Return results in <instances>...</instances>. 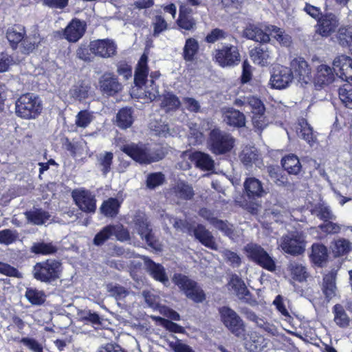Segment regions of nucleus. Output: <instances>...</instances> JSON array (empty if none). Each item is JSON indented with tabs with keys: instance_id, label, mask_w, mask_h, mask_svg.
Segmentation results:
<instances>
[{
	"instance_id": "obj_43",
	"label": "nucleus",
	"mask_w": 352,
	"mask_h": 352,
	"mask_svg": "<svg viewBox=\"0 0 352 352\" xmlns=\"http://www.w3.org/2000/svg\"><path fill=\"white\" fill-rule=\"evenodd\" d=\"M21 51L22 53L29 54L32 52L40 43V38L35 35L33 36H24V38L20 42Z\"/></svg>"
},
{
	"instance_id": "obj_34",
	"label": "nucleus",
	"mask_w": 352,
	"mask_h": 352,
	"mask_svg": "<svg viewBox=\"0 0 352 352\" xmlns=\"http://www.w3.org/2000/svg\"><path fill=\"white\" fill-rule=\"evenodd\" d=\"M180 105L179 98L173 93L168 92L162 96L160 107L165 112L176 111Z\"/></svg>"
},
{
	"instance_id": "obj_19",
	"label": "nucleus",
	"mask_w": 352,
	"mask_h": 352,
	"mask_svg": "<svg viewBox=\"0 0 352 352\" xmlns=\"http://www.w3.org/2000/svg\"><path fill=\"white\" fill-rule=\"evenodd\" d=\"M99 85L101 91L108 96H113L121 91L122 87L116 76L112 73L104 74L100 78Z\"/></svg>"
},
{
	"instance_id": "obj_25",
	"label": "nucleus",
	"mask_w": 352,
	"mask_h": 352,
	"mask_svg": "<svg viewBox=\"0 0 352 352\" xmlns=\"http://www.w3.org/2000/svg\"><path fill=\"white\" fill-rule=\"evenodd\" d=\"M265 31L267 32L281 46L289 47L292 43V36L283 29L277 26L267 25L265 27Z\"/></svg>"
},
{
	"instance_id": "obj_30",
	"label": "nucleus",
	"mask_w": 352,
	"mask_h": 352,
	"mask_svg": "<svg viewBox=\"0 0 352 352\" xmlns=\"http://www.w3.org/2000/svg\"><path fill=\"white\" fill-rule=\"evenodd\" d=\"M223 121L234 127H242L245 124V115L234 109H229L223 113Z\"/></svg>"
},
{
	"instance_id": "obj_14",
	"label": "nucleus",
	"mask_w": 352,
	"mask_h": 352,
	"mask_svg": "<svg viewBox=\"0 0 352 352\" xmlns=\"http://www.w3.org/2000/svg\"><path fill=\"white\" fill-rule=\"evenodd\" d=\"M294 78L290 68L282 65H276L273 68L270 78L272 86L276 89H284L292 82Z\"/></svg>"
},
{
	"instance_id": "obj_6",
	"label": "nucleus",
	"mask_w": 352,
	"mask_h": 352,
	"mask_svg": "<svg viewBox=\"0 0 352 352\" xmlns=\"http://www.w3.org/2000/svg\"><path fill=\"white\" fill-rule=\"evenodd\" d=\"M148 56L146 54H143L137 65L135 72L134 82L135 86L143 89V92L140 94V96H144L150 100H153L157 96V89L151 85V89H148L146 86V78L148 74V68L147 66Z\"/></svg>"
},
{
	"instance_id": "obj_52",
	"label": "nucleus",
	"mask_w": 352,
	"mask_h": 352,
	"mask_svg": "<svg viewBox=\"0 0 352 352\" xmlns=\"http://www.w3.org/2000/svg\"><path fill=\"white\" fill-rule=\"evenodd\" d=\"M89 87L85 84H78L69 90V96L74 100H82L88 96Z\"/></svg>"
},
{
	"instance_id": "obj_17",
	"label": "nucleus",
	"mask_w": 352,
	"mask_h": 352,
	"mask_svg": "<svg viewBox=\"0 0 352 352\" xmlns=\"http://www.w3.org/2000/svg\"><path fill=\"white\" fill-rule=\"evenodd\" d=\"M291 71L294 77L296 76L299 81L305 84L311 80V69L304 58H296L291 62Z\"/></svg>"
},
{
	"instance_id": "obj_54",
	"label": "nucleus",
	"mask_w": 352,
	"mask_h": 352,
	"mask_svg": "<svg viewBox=\"0 0 352 352\" xmlns=\"http://www.w3.org/2000/svg\"><path fill=\"white\" fill-rule=\"evenodd\" d=\"M351 243L345 239H339L334 242L333 252L337 256L346 254L351 250Z\"/></svg>"
},
{
	"instance_id": "obj_42",
	"label": "nucleus",
	"mask_w": 352,
	"mask_h": 352,
	"mask_svg": "<svg viewBox=\"0 0 352 352\" xmlns=\"http://www.w3.org/2000/svg\"><path fill=\"white\" fill-rule=\"evenodd\" d=\"M113 154L111 152H104L97 155V161L100 170L106 175L111 169Z\"/></svg>"
},
{
	"instance_id": "obj_57",
	"label": "nucleus",
	"mask_w": 352,
	"mask_h": 352,
	"mask_svg": "<svg viewBox=\"0 0 352 352\" xmlns=\"http://www.w3.org/2000/svg\"><path fill=\"white\" fill-rule=\"evenodd\" d=\"M32 250L36 254H50L55 253L57 249L50 243H37L33 245Z\"/></svg>"
},
{
	"instance_id": "obj_62",
	"label": "nucleus",
	"mask_w": 352,
	"mask_h": 352,
	"mask_svg": "<svg viewBox=\"0 0 352 352\" xmlns=\"http://www.w3.org/2000/svg\"><path fill=\"white\" fill-rule=\"evenodd\" d=\"M334 321L340 327H346L349 325L350 319L344 309H334Z\"/></svg>"
},
{
	"instance_id": "obj_31",
	"label": "nucleus",
	"mask_w": 352,
	"mask_h": 352,
	"mask_svg": "<svg viewBox=\"0 0 352 352\" xmlns=\"http://www.w3.org/2000/svg\"><path fill=\"white\" fill-rule=\"evenodd\" d=\"M271 52L269 50L268 47L265 45L256 47L250 52V56L253 61L262 66L268 64V60L271 59Z\"/></svg>"
},
{
	"instance_id": "obj_37",
	"label": "nucleus",
	"mask_w": 352,
	"mask_h": 352,
	"mask_svg": "<svg viewBox=\"0 0 352 352\" xmlns=\"http://www.w3.org/2000/svg\"><path fill=\"white\" fill-rule=\"evenodd\" d=\"M28 221L34 225H42L50 217L49 213L41 209H34L25 212Z\"/></svg>"
},
{
	"instance_id": "obj_46",
	"label": "nucleus",
	"mask_w": 352,
	"mask_h": 352,
	"mask_svg": "<svg viewBox=\"0 0 352 352\" xmlns=\"http://www.w3.org/2000/svg\"><path fill=\"white\" fill-rule=\"evenodd\" d=\"M311 214L316 215L324 221L336 219V217L333 215L330 208L322 204L316 205L311 210Z\"/></svg>"
},
{
	"instance_id": "obj_26",
	"label": "nucleus",
	"mask_w": 352,
	"mask_h": 352,
	"mask_svg": "<svg viewBox=\"0 0 352 352\" xmlns=\"http://www.w3.org/2000/svg\"><path fill=\"white\" fill-rule=\"evenodd\" d=\"M26 35L25 28L19 24H15L10 27L6 32V38L13 49H16L18 44Z\"/></svg>"
},
{
	"instance_id": "obj_23",
	"label": "nucleus",
	"mask_w": 352,
	"mask_h": 352,
	"mask_svg": "<svg viewBox=\"0 0 352 352\" xmlns=\"http://www.w3.org/2000/svg\"><path fill=\"white\" fill-rule=\"evenodd\" d=\"M254 25L247 26L243 32V36L248 39L267 43L270 41V34Z\"/></svg>"
},
{
	"instance_id": "obj_41",
	"label": "nucleus",
	"mask_w": 352,
	"mask_h": 352,
	"mask_svg": "<svg viewBox=\"0 0 352 352\" xmlns=\"http://www.w3.org/2000/svg\"><path fill=\"white\" fill-rule=\"evenodd\" d=\"M199 50L197 40L192 38H188L184 47L183 56L186 61H192Z\"/></svg>"
},
{
	"instance_id": "obj_15",
	"label": "nucleus",
	"mask_w": 352,
	"mask_h": 352,
	"mask_svg": "<svg viewBox=\"0 0 352 352\" xmlns=\"http://www.w3.org/2000/svg\"><path fill=\"white\" fill-rule=\"evenodd\" d=\"M86 30L85 22L78 19H72L63 31V36L69 42L76 43L84 35Z\"/></svg>"
},
{
	"instance_id": "obj_22",
	"label": "nucleus",
	"mask_w": 352,
	"mask_h": 352,
	"mask_svg": "<svg viewBox=\"0 0 352 352\" xmlns=\"http://www.w3.org/2000/svg\"><path fill=\"white\" fill-rule=\"evenodd\" d=\"M170 194L181 200H190L195 195L192 187L184 182L176 183L170 189Z\"/></svg>"
},
{
	"instance_id": "obj_64",
	"label": "nucleus",
	"mask_w": 352,
	"mask_h": 352,
	"mask_svg": "<svg viewBox=\"0 0 352 352\" xmlns=\"http://www.w3.org/2000/svg\"><path fill=\"white\" fill-rule=\"evenodd\" d=\"M107 288L111 295L115 297L116 300L124 298L129 294L127 289L120 285H109Z\"/></svg>"
},
{
	"instance_id": "obj_21",
	"label": "nucleus",
	"mask_w": 352,
	"mask_h": 352,
	"mask_svg": "<svg viewBox=\"0 0 352 352\" xmlns=\"http://www.w3.org/2000/svg\"><path fill=\"white\" fill-rule=\"evenodd\" d=\"M245 340V347L251 352H260L267 346L265 338L256 331H251Z\"/></svg>"
},
{
	"instance_id": "obj_56",
	"label": "nucleus",
	"mask_w": 352,
	"mask_h": 352,
	"mask_svg": "<svg viewBox=\"0 0 352 352\" xmlns=\"http://www.w3.org/2000/svg\"><path fill=\"white\" fill-rule=\"evenodd\" d=\"M19 238L16 230L5 229L0 231V243L6 245L15 242Z\"/></svg>"
},
{
	"instance_id": "obj_9",
	"label": "nucleus",
	"mask_w": 352,
	"mask_h": 352,
	"mask_svg": "<svg viewBox=\"0 0 352 352\" xmlns=\"http://www.w3.org/2000/svg\"><path fill=\"white\" fill-rule=\"evenodd\" d=\"M247 256L262 267L273 272L276 269L274 261L269 254L259 245L248 243L244 247Z\"/></svg>"
},
{
	"instance_id": "obj_27",
	"label": "nucleus",
	"mask_w": 352,
	"mask_h": 352,
	"mask_svg": "<svg viewBox=\"0 0 352 352\" xmlns=\"http://www.w3.org/2000/svg\"><path fill=\"white\" fill-rule=\"evenodd\" d=\"M190 158L197 167L206 170H210L214 168V162L210 155L200 151L190 154Z\"/></svg>"
},
{
	"instance_id": "obj_38",
	"label": "nucleus",
	"mask_w": 352,
	"mask_h": 352,
	"mask_svg": "<svg viewBox=\"0 0 352 352\" xmlns=\"http://www.w3.org/2000/svg\"><path fill=\"white\" fill-rule=\"evenodd\" d=\"M120 206V203L117 199L109 198L102 203L100 209L104 216L113 217L118 213Z\"/></svg>"
},
{
	"instance_id": "obj_47",
	"label": "nucleus",
	"mask_w": 352,
	"mask_h": 352,
	"mask_svg": "<svg viewBox=\"0 0 352 352\" xmlns=\"http://www.w3.org/2000/svg\"><path fill=\"white\" fill-rule=\"evenodd\" d=\"M185 296L195 302H202L206 300V294L197 282L189 289Z\"/></svg>"
},
{
	"instance_id": "obj_11",
	"label": "nucleus",
	"mask_w": 352,
	"mask_h": 352,
	"mask_svg": "<svg viewBox=\"0 0 352 352\" xmlns=\"http://www.w3.org/2000/svg\"><path fill=\"white\" fill-rule=\"evenodd\" d=\"M221 320L225 327L236 337L245 335V327L243 320L233 309H219Z\"/></svg>"
},
{
	"instance_id": "obj_12",
	"label": "nucleus",
	"mask_w": 352,
	"mask_h": 352,
	"mask_svg": "<svg viewBox=\"0 0 352 352\" xmlns=\"http://www.w3.org/2000/svg\"><path fill=\"white\" fill-rule=\"evenodd\" d=\"M72 197L80 210L86 213H94L96 209L95 195L85 189H76L72 191Z\"/></svg>"
},
{
	"instance_id": "obj_60",
	"label": "nucleus",
	"mask_w": 352,
	"mask_h": 352,
	"mask_svg": "<svg viewBox=\"0 0 352 352\" xmlns=\"http://www.w3.org/2000/svg\"><path fill=\"white\" fill-rule=\"evenodd\" d=\"M204 140V135L197 128L196 124H193L190 128V133L188 135V141L190 144L197 145L202 143Z\"/></svg>"
},
{
	"instance_id": "obj_48",
	"label": "nucleus",
	"mask_w": 352,
	"mask_h": 352,
	"mask_svg": "<svg viewBox=\"0 0 352 352\" xmlns=\"http://www.w3.org/2000/svg\"><path fill=\"white\" fill-rule=\"evenodd\" d=\"M337 38L341 46L349 47L352 42V27L340 28L337 34Z\"/></svg>"
},
{
	"instance_id": "obj_7",
	"label": "nucleus",
	"mask_w": 352,
	"mask_h": 352,
	"mask_svg": "<svg viewBox=\"0 0 352 352\" xmlns=\"http://www.w3.org/2000/svg\"><path fill=\"white\" fill-rule=\"evenodd\" d=\"M61 272V263L56 260L48 259L37 263L33 268L34 278L41 282L50 283L59 278Z\"/></svg>"
},
{
	"instance_id": "obj_39",
	"label": "nucleus",
	"mask_w": 352,
	"mask_h": 352,
	"mask_svg": "<svg viewBox=\"0 0 352 352\" xmlns=\"http://www.w3.org/2000/svg\"><path fill=\"white\" fill-rule=\"evenodd\" d=\"M288 269L292 278L296 280L302 282L305 280L308 277L307 268L302 263L295 261L291 262L288 266Z\"/></svg>"
},
{
	"instance_id": "obj_49",
	"label": "nucleus",
	"mask_w": 352,
	"mask_h": 352,
	"mask_svg": "<svg viewBox=\"0 0 352 352\" xmlns=\"http://www.w3.org/2000/svg\"><path fill=\"white\" fill-rule=\"evenodd\" d=\"M352 83L344 85L339 89V98L348 108L352 109Z\"/></svg>"
},
{
	"instance_id": "obj_50",
	"label": "nucleus",
	"mask_w": 352,
	"mask_h": 352,
	"mask_svg": "<svg viewBox=\"0 0 352 352\" xmlns=\"http://www.w3.org/2000/svg\"><path fill=\"white\" fill-rule=\"evenodd\" d=\"M248 318L253 321L256 324V325L264 329L265 331L268 333H273L274 327L270 322H268L265 318L258 317L255 313L252 311H247Z\"/></svg>"
},
{
	"instance_id": "obj_2",
	"label": "nucleus",
	"mask_w": 352,
	"mask_h": 352,
	"mask_svg": "<svg viewBox=\"0 0 352 352\" xmlns=\"http://www.w3.org/2000/svg\"><path fill=\"white\" fill-rule=\"evenodd\" d=\"M164 220V221L168 220L177 229L187 232L190 235L193 234L206 247L214 250H217L218 245L215 241L214 237L204 226L198 224L197 226H193L187 221L179 220L168 214L165 215Z\"/></svg>"
},
{
	"instance_id": "obj_1",
	"label": "nucleus",
	"mask_w": 352,
	"mask_h": 352,
	"mask_svg": "<svg viewBox=\"0 0 352 352\" xmlns=\"http://www.w3.org/2000/svg\"><path fill=\"white\" fill-rule=\"evenodd\" d=\"M333 68L322 64L317 67L316 83L320 86L332 83L338 76L348 83H352V58L346 55L336 56L333 61Z\"/></svg>"
},
{
	"instance_id": "obj_18",
	"label": "nucleus",
	"mask_w": 352,
	"mask_h": 352,
	"mask_svg": "<svg viewBox=\"0 0 352 352\" xmlns=\"http://www.w3.org/2000/svg\"><path fill=\"white\" fill-rule=\"evenodd\" d=\"M338 25L336 16L327 14L318 20L316 32L322 36L327 37L335 32Z\"/></svg>"
},
{
	"instance_id": "obj_35",
	"label": "nucleus",
	"mask_w": 352,
	"mask_h": 352,
	"mask_svg": "<svg viewBox=\"0 0 352 352\" xmlns=\"http://www.w3.org/2000/svg\"><path fill=\"white\" fill-rule=\"evenodd\" d=\"M281 164L289 174L297 175L301 170V164L298 157L294 155H289L282 159Z\"/></svg>"
},
{
	"instance_id": "obj_33",
	"label": "nucleus",
	"mask_w": 352,
	"mask_h": 352,
	"mask_svg": "<svg viewBox=\"0 0 352 352\" xmlns=\"http://www.w3.org/2000/svg\"><path fill=\"white\" fill-rule=\"evenodd\" d=\"M135 229L142 239H144L148 245L155 248L154 236L148 227L146 221L138 219L135 222Z\"/></svg>"
},
{
	"instance_id": "obj_16",
	"label": "nucleus",
	"mask_w": 352,
	"mask_h": 352,
	"mask_svg": "<svg viewBox=\"0 0 352 352\" xmlns=\"http://www.w3.org/2000/svg\"><path fill=\"white\" fill-rule=\"evenodd\" d=\"M336 273L331 271L323 277L321 284V289L324 296V300L322 303V306H327L331 299H333L337 294V287L336 283Z\"/></svg>"
},
{
	"instance_id": "obj_40",
	"label": "nucleus",
	"mask_w": 352,
	"mask_h": 352,
	"mask_svg": "<svg viewBox=\"0 0 352 352\" xmlns=\"http://www.w3.org/2000/svg\"><path fill=\"white\" fill-rule=\"evenodd\" d=\"M117 124L122 129L130 127L133 122L132 110L130 108H124L117 114Z\"/></svg>"
},
{
	"instance_id": "obj_58",
	"label": "nucleus",
	"mask_w": 352,
	"mask_h": 352,
	"mask_svg": "<svg viewBox=\"0 0 352 352\" xmlns=\"http://www.w3.org/2000/svg\"><path fill=\"white\" fill-rule=\"evenodd\" d=\"M94 116L88 111H80L76 116V124L78 127L86 128L93 120Z\"/></svg>"
},
{
	"instance_id": "obj_8",
	"label": "nucleus",
	"mask_w": 352,
	"mask_h": 352,
	"mask_svg": "<svg viewBox=\"0 0 352 352\" xmlns=\"http://www.w3.org/2000/svg\"><path fill=\"white\" fill-rule=\"evenodd\" d=\"M305 236L302 232L294 231L283 236L280 240V248L293 256L302 254L305 250Z\"/></svg>"
},
{
	"instance_id": "obj_55",
	"label": "nucleus",
	"mask_w": 352,
	"mask_h": 352,
	"mask_svg": "<svg viewBox=\"0 0 352 352\" xmlns=\"http://www.w3.org/2000/svg\"><path fill=\"white\" fill-rule=\"evenodd\" d=\"M28 300L34 305H41L45 300V295L41 291L34 289H28L25 294Z\"/></svg>"
},
{
	"instance_id": "obj_13",
	"label": "nucleus",
	"mask_w": 352,
	"mask_h": 352,
	"mask_svg": "<svg viewBox=\"0 0 352 352\" xmlns=\"http://www.w3.org/2000/svg\"><path fill=\"white\" fill-rule=\"evenodd\" d=\"M89 51L95 56L108 58L117 53V45L115 42L109 38L98 39L90 42Z\"/></svg>"
},
{
	"instance_id": "obj_44",
	"label": "nucleus",
	"mask_w": 352,
	"mask_h": 352,
	"mask_svg": "<svg viewBox=\"0 0 352 352\" xmlns=\"http://www.w3.org/2000/svg\"><path fill=\"white\" fill-rule=\"evenodd\" d=\"M116 232V227L107 226L103 228L94 237L93 243L95 245L100 246L104 243Z\"/></svg>"
},
{
	"instance_id": "obj_20",
	"label": "nucleus",
	"mask_w": 352,
	"mask_h": 352,
	"mask_svg": "<svg viewBox=\"0 0 352 352\" xmlns=\"http://www.w3.org/2000/svg\"><path fill=\"white\" fill-rule=\"evenodd\" d=\"M144 261L146 270L155 280L162 283L164 285L168 283V277L162 265L155 263L148 257H144Z\"/></svg>"
},
{
	"instance_id": "obj_63",
	"label": "nucleus",
	"mask_w": 352,
	"mask_h": 352,
	"mask_svg": "<svg viewBox=\"0 0 352 352\" xmlns=\"http://www.w3.org/2000/svg\"><path fill=\"white\" fill-rule=\"evenodd\" d=\"M177 23L181 28L186 30H192L196 25L195 21L192 16L183 14L182 12L179 14Z\"/></svg>"
},
{
	"instance_id": "obj_32",
	"label": "nucleus",
	"mask_w": 352,
	"mask_h": 352,
	"mask_svg": "<svg viewBox=\"0 0 352 352\" xmlns=\"http://www.w3.org/2000/svg\"><path fill=\"white\" fill-rule=\"evenodd\" d=\"M311 261L317 265L322 266L328 258L327 248L320 243H314L311 247V254H310Z\"/></svg>"
},
{
	"instance_id": "obj_10",
	"label": "nucleus",
	"mask_w": 352,
	"mask_h": 352,
	"mask_svg": "<svg viewBox=\"0 0 352 352\" xmlns=\"http://www.w3.org/2000/svg\"><path fill=\"white\" fill-rule=\"evenodd\" d=\"M213 58L214 61L222 67H234L241 60L237 47L232 45H227L221 49L215 50Z\"/></svg>"
},
{
	"instance_id": "obj_28",
	"label": "nucleus",
	"mask_w": 352,
	"mask_h": 352,
	"mask_svg": "<svg viewBox=\"0 0 352 352\" xmlns=\"http://www.w3.org/2000/svg\"><path fill=\"white\" fill-rule=\"evenodd\" d=\"M244 188L249 197H261L266 194L261 182L254 177H250L245 180Z\"/></svg>"
},
{
	"instance_id": "obj_45",
	"label": "nucleus",
	"mask_w": 352,
	"mask_h": 352,
	"mask_svg": "<svg viewBox=\"0 0 352 352\" xmlns=\"http://www.w3.org/2000/svg\"><path fill=\"white\" fill-rule=\"evenodd\" d=\"M239 157L242 163L246 166H249L257 160L258 152L254 147L245 146Z\"/></svg>"
},
{
	"instance_id": "obj_53",
	"label": "nucleus",
	"mask_w": 352,
	"mask_h": 352,
	"mask_svg": "<svg viewBox=\"0 0 352 352\" xmlns=\"http://www.w3.org/2000/svg\"><path fill=\"white\" fill-rule=\"evenodd\" d=\"M165 182V176L162 173H153L147 175L146 179V187L151 190L161 186Z\"/></svg>"
},
{
	"instance_id": "obj_3",
	"label": "nucleus",
	"mask_w": 352,
	"mask_h": 352,
	"mask_svg": "<svg viewBox=\"0 0 352 352\" xmlns=\"http://www.w3.org/2000/svg\"><path fill=\"white\" fill-rule=\"evenodd\" d=\"M121 151L140 164H150L162 160L164 153L161 146H148L134 143L124 145Z\"/></svg>"
},
{
	"instance_id": "obj_4",
	"label": "nucleus",
	"mask_w": 352,
	"mask_h": 352,
	"mask_svg": "<svg viewBox=\"0 0 352 352\" xmlns=\"http://www.w3.org/2000/svg\"><path fill=\"white\" fill-rule=\"evenodd\" d=\"M43 111V102L41 98L34 94L21 95L16 101L15 113L24 119L36 118Z\"/></svg>"
},
{
	"instance_id": "obj_29",
	"label": "nucleus",
	"mask_w": 352,
	"mask_h": 352,
	"mask_svg": "<svg viewBox=\"0 0 352 352\" xmlns=\"http://www.w3.org/2000/svg\"><path fill=\"white\" fill-rule=\"evenodd\" d=\"M296 132L298 135L305 140L310 146L316 142V138L314 135L313 129L305 119L298 120Z\"/></svg>"
},
{
	"instance_id": "obj_61",
	"label": "nucleus",
	"mask_w": 352,
	"mask_h": 352,
	"mask_svg": "<svg viewBox=\"0 0 352 352\" xmlns=\"http://www.w3.org/2000/svg\"><path fill=\"white\" fill-rule=\"evenodd\" d=\"M228 34L224 30L219 28H215L207 34L205 41L208 43H214L217 41L226 38Z\"/></svg>"
},
{
	"instance_id": "obj_24",
	"label": "nucleus",
	"mask_w": 352,
	"mask_h": 352,
	"mask_svg": "<svg viewBox=\"0 0 352 352\" xmlns=\"http://www.w3.org/2000/svg\"><path fill=\"white\" fill-rule=\"evenodd\" d=\"M228 290L233 292L239 298L248 300L250 294L243 280L236 275H233L228 283Z\"/></svg>"
},
{
	"instance_id": "obj_5",
	"label": "nucleus",
	"mask_w": 352,
	"mask_h": 352,
	"mask_svg": "<svg viewBox=\"0 0 352 352\" xmlns=\"http://www.w3.org/2000/svg\"><path fill=\"white\" fill-rule=\"evenodd\" d=\"M235 140L231 134L215 128L210 131L207 141L208 149L215 155L226 154L233 148Z\"/></svg>"
},
{
	"instance_id": "obj_59",
	"label": "nucleus",
	"mask_w": 352,
	"mask_h": 352,
	"mask_svg": "<svg viewBox=\"0 0 352 352\" xmlns=\"http://www.w3.org/2000/svg\"><path fill=\"white\" fill-rule=\"evenodd\" d=\"M244 104L252 109V114L254 113L265 112V109L261 100L254 96H249L246 98Z\"/></svg>"
},
{
	"instance_id": "obj_51",
	"label": "nucleus",
	"mask_w": 352,
	"mask_h": 352,
	"mask_svg": "<svg viewBox=\"0 0 352 352\" xmlns=\"http://www.w3.org/2000/svg\"><path fill=\"white\" fill-rule=\"evenodd\" d=\"M213 227L220 230L230 239H233L237 235L233 225L230 223L228 221L218 219L213 225Z\"/></svg>"
},
{
	"instance_id": "obj_36",
	"label": "nucleus",
	"mask_w": 352,
	"mask_h": 352,
	"mask_svg": "<svg viewBox=\"0 0 352 352\" xmlns=\"http://www.w3.org/2000/svg\"><path fill=\"white\" fill-rule=\"evenodd\" d=\"M172 281L184 295L196 282L189 276L181 273L174 274Z\"/></svg>"
}]
</instances>
